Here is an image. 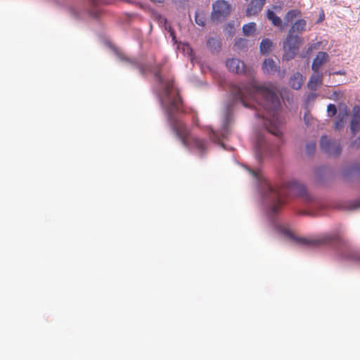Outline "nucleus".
Instances as JSON below:
<instances>
[{
	"label": "nucleus",
	"instance_id": "nucleus-5",
	"mask_svg": "<svg viewBox=\"0 0 360 360\" xmlns=\"http://www.w3.org/2000/svg\"><path fill=\"white\" fill-rule=\"evenodd\" d=\"M297 241L302 244L309 246H318L329 244L342 245L344 243L343 239L338 233L326 234L314 239L301 238H298Z\"/></svg>",
	"mask_w": 360,
	"mask_h": 360
},
{
	"label": "nucleus",
	"instance_id": "nucleus-6",
	"mask_svg": "<svg viewBox=\"0 0 360 360\" xmlns=\"http://www.w3.org/2000/svg\"><path fill=\"white\" fill-rule=\"evenodd\" d=\"M230 5L226 1L217 0L212 4V18L217 20L224 18L230 13Z\"/></svg>",
	"mask_w": 360,
	"mask_h": 360
},
{
	"label": "nucleus",
	"instance_id": "nucleus-36",
	"mask_svg": "<svg viewBox=\"0 0 360 360\" xmlns=\"http://www.w3.org/2000/svg\"><path fill=\"white\" fill-rule=\"evenodd\" d=\"M359 143L357 144V146L360 145V137L359 138ZM353 145H354V146H356V141H354V142L353 143Z\"/></svg>",
	"mask_w": 360,
	"mask_h": 360
},
{
	"label": "nucleus",
	"instance_id": "nucleus-16",
	"mask_svg": "<svg viewBox=\"0 0 360 360\" xmlns=\"http://www.w3.org/2000/svg\"><path fill=\"white\" fill-rule=\"evenodd\" d=\"M262 70L264 73L271 74L278 70V67L273 59L267 58L264 60Z\"/></svg>",
	"mask_w": 360,
	"mask_h": 360
},
{
	"label": "nucleus",
	"instance_id": "nucleus-19",
	"mask_svg": "<svg viewBox=\"0 0 360 360\" xmlns=\"http://www.w3.org/2000/svg\"><path fill=\"white\" fill-rule=\"evenodd\" d=\"M273 46V43L269 39H264L260 43V52L263 55H266L270 52Z\"/></svg>",
	"mask_w": 360,
	"mask_h": 360
},
{
	"label": "nucleus",
	"instance_id": "nucleus-12",
	"mask_svg": "<svg viewBox=\"0 0 360 360\" xmlns=\"http://www.w3.org/2000/svg\"><path fill=\"white\" fill-rule=\"evenodd\" d=\"M328 54L326 52H319L313 61L311 65L312 70H320L321 66L328 61Z\"/></svg>",
	"mask_w": 360,
	"mask_h": 360
},
{
	"label": "nucleus",
	"instance_id": "nucleus-14",
	"mask_svg": "<svg viewBox=\"0 0 360 360\" xmlns=\"http://www.w3.org/2000/svg\"><path fill=\"white\" fill-rule=\"evenodd\" d=\"M303 84V76L300 72L293 74L290 79L289 85L291 88L298 90L300 89Z\"/></svg>",
	"mask_w": 360,
	"mask_h": 360
},
{
	"label": "nucleus",
	"instance_id": "nucleus-34",
	"mask_svg": "<svg viewBox=\"0 0 360 360\" xmlns=\"http://www.w3.org/2000/svg\"><path fill=\"white\" fill-rule=\"evenodd\" d=\"M262 140L259 139L258 140V146H259V147H262Z\"/></svg>",
	"mask_w": 360,
	"mask_h": 360
},
{
	"label": "nucleus",
	"instance_id": "nucleus-31",
	"mask_svg": "<svg viewBox=\"0 0 360 360\" xmlns=\"http://www.w3.org/2000/svg\"><path fill=\"white\" fill-rule=\"evenodd\" d=\"M212 139H213V141H217L219 140L218 136L214 133V132H212Z\"/></svg>",
	"mask_w": 360,
	"mask_h": 360
},
{
	"label": "nucleus",
	"instance_id": "nucleus-22",
	"mask_svg": "<svg viewBox=\"0 0 360 360\" xmlns=\"http://www.w3.org/2000/svg\"><path fill=\"white\" fill-rule=\"evenodd\" d=\"M256 30V23L250 22L244 25L243 27V32L245 36H252Z\"/></svg>",
	"mask_w": 360,
	"mask_h": 360
},
{
	"label": "nucleus",
	"instance_id": "nucleus-3",
	"mask_svg": "<svg viewBox=\"0 0 360 360\" xmlns=\"http://www.w3.org/2000/svg\"><path fill=\"white\" fill-rule=\"evenodd\" d=\"M263 189L265 199L269 203L272 214L278 213L284 205L285 195L293 193L300 196H304L307 194L305 186L294 180L285 184L282 186H274L264 180Z\"/></svg>",
	"mask_w": 360,
	"mask_h": 360
},
{
	"label": "nucleus",
	"instance_id": "nucleus-24",
	"mask_svg": "<svg viewBox=\"0 0 360 360\" xmlns=\"http://www.w3.org/2000/svg\"><path fill=\"white\" fill-rule=\"evenodd\" d=\"M327 110L328 112L330 114V117L335 116L337 113V108L334 104H329L327 107Z\"/></svg>",
	"mask_w": 360,
	"mask_h": 360
},
{
	"label": "nucleus",
	"instance_id": "nucleus-10",
	"mask_svg": "<svg viewBox=\"0 0 360 360\" xmlns=\"http://www.w3.org/2000/svg\"><path fill=\"white\" fill-rule=\"evenodd\" d=\"M360 129V106L354 105L352 108V115L350 122V130L355 134Z\"/></svg>",
	"mask_w": 360,
	"mask_h": 360
},
{
	"label": "nucleus",
	"instance_id": "nucleus-21",
	"mask_svg": "<svg viewBox=\"0 0 360 360\" xmlns=\"http://www.w3.org/2000/svg\"><path fill=\"white\" fill-rule=\"evenodd\" d=\"M182 49L184 53L185 54H187L189 57H190V60L191 61L192 63H195V58H194V56H193V51L192 49V48L191 47V46L188 44H180L179 45V49Z\"/></svg>",
	"mask_w": 360,
	"mask_h": 360
},
{
	"label": "nucleus",
	"instance_id": "nucleus-32",
	"mask_svg": "<svg viewBox=\"0 0 360 360\" xmlns=\"http://www.w3.org/2000/svg\"><path fill=\"white\" fill-rule=\"evenodd\" d=\"M334 74H335V75H345V72H343V71H337V72H334Z\"/></svg>",
	"mask_w": 360,
	"mask_h": 360
},
{
	"label": "nucleus",
	"instance_id": "nucleus-29",
	"mask_svg": "<svg viewBox=\"0 0 360 360\" xmlns=\"http://www.w3.org/2000/svg\"><path fill=\"white\" fill-rule=\"evenodd\" d=\"M360 207V200H358L355 202H354L353 205H352V209H356L358 207Z\"/></svg>",
	"mask_w": 360,
	"mask_h": 360
},
{
	"label": "nucleus",
	"instance_id": "nucleus-35",
	"mask_svg": "<svg viewBox=\"0 0 360 360\" xmlns=\"http://www.w3.org/2000/svg\"><path fill=\"white\" fill-rule=\"evenodd\" d=\"M198 65H199L200 68L202 69V63H201L200 62L198 63Z\"/></svg>",
	"mask_w": 360,
	"mask_h": 360
},
{
	"label": "nucleus",
	"instance_id": "nucleus-18",
	"mask_svg": "<svg viewBox=\"0 0 360 360\" xmlns=\"http://www.w3.org/2000/svg\"><path fill=\"white\" fill-rule=\"evenodd\" d=\"M302 17V12L298 9L288 11L284 16V21L286 24L292 23L296 18Z\"/></svg>",
	"mask_w": 360,
	"mask_h": 360
},
{
	"label": "nucleus",
	"instance_id": "nucleus-15",
	"mask_svg": "<svg viewBox=\"0 0 360 360\" xmlns=\"http://www.w3.org/2000/svg\"><path fill=\"white\" fill-rule=\"evenodd\" d=\"M306 26L307 21L304 19L300 18L292 25L289 32L291 33H302L306 30Z\"/></svg>",
	"mask_w": 360,
	"mask_h": 360
},
{
	"label": "nucleus",
	"instance_id": "nucleus-33",
	"mask_svg": "<svg viewBox=\"0 0 360 360\" xmlns=\"http://www.w3.org/2000/svg\"><path fill=\"white\" fill-rule=\"evenodd\" d=\"M92 4L95 5L98 3V0H89Z\"/></svg>",
	"mask_w": 360,
	"mask_h": 360
},
{
	"label": "nucleus",
	"instance_id": "nucleus-30",
	"mask_svg": "<svg viewBox=\"0 0 360 360\" xmlns=\"http://www.w3.org/2000/svg\"><path fill=\"white\" fill-rule=\"evenodd\" d=\"M250 173L252 174V175L255 178H256V179H259V176L258 172H255V171H252V170H251V171H250Z\"/></svg>",
	"mask_w": 360,
	"mask_h": 360
},
{
	"label": "nucleus",
	"instance_id": "nucleus-28",
	"mask_svg": "<svg viewBox=\"0 0 360 360\" xmlns=\"http://www.w3.org/2000/svg\"><path fill=\"white\" fill-rule=\"evenodd\" d=\"M168 31L170 33V35L172 38V40L174 41V42H176V37H175V34H174V31L171 29V27H169V29H168Z\"/></svg>",
	"mask_w": 360,
	"mask_h": 360
},
{
	"label": "nucleus",
	"instance_id": "nucleus-8",
	"mask_svg": "<svg viewBox=\"0 0 360 360\" xmlns=\"http://www.w3.org/2000/svg\"><path fill=\"white\" fill-rule=\"evenodd\" d=\"M226 65L229 70L232 72L236 74H244L246 72V68L244 62L238 58L228 59Z\"/></svg>",
	"mask_w": 360,
	"mask_h": 360
},
{
	"label": "nucleus",
	"instance_id": "nucleus-27",
	"mask_svg": "<svg viewBox=\"0 0 360 360\" xmlns=\"http://www.w3.org/2000/svg\"><path fill=\"white\" fill-rule=\"evenodd\" d=\"M318 46V44H311L307 51V55H310L311 53Z\"/></svg>",
	"mask_w": 360,
	"mask_h": 360
},
{
	"label": "nucleus",
	"instance_id": "nucleus-40",
	"mask_svg": "<svg viewBox=\"0 0 360 360\" xmlns=\"http://www.w3.org/2000/svg\"><path fill=\"white\" fill-rule=\"evenodd\" d=\"M336 0H330L331 3H335Z\"/></svg>",
	"mask_w": 360,
	"mask_h": 360
},
{
	"label": "nucleus",
	"instance_id": "nucleus-13",
	"mask_svg": "<svg viewBox=\"0 0 360 360\" xmlns=\"http://www.w3.org/2000/svg\"><path fill=\"white\" fill-rule=\"evenodd\" d=\"M349 115V110L347 108L344 110L340 111L338 115L337 120L335 122L334 127L337 130L342 129L347 122V117Z\"/></svg>",
	"mask_w": 360,
	"mask_h": 360
},
{
	"label": "nucleus",
	"instance_id": "nucleus-26",
	"mask_svg": "<svg viewBox=\"0 0 360 360\" xmlns=\"http://www.w3.org/2000/svg\"><path fill=\"white\" fill-rule=\"evenodd\" d=\"M195 20L198 25H202V17L200 16L198 12L195 13Z\"/></svg>",
	"mask_w": 360,
	"mask_h": 360
},
{
	"label": "nucleus",
	"instance_id": "nucleus-4",
	"mask_svg": "<svg viewBox=\"0 0 360 360\" xmlns=\"http://www.w3.org/2000/svg\"><path fill=\"white\" fill-rule=\"evenodd\" d=\"M302 41L303 39L301 37L288 32L285 40L283 41V60H290L294 58L297 54Z\"/></svg>",
	"mask_w": 360,
	"mask_h": 360
},
{
	"label": "nucleus",
	"instance_id": "nucleus-11",
	"mask_svg": "<svg viewBox=\"0 0 360 360\" xmlns=\"http://www.w3.org/2000/svg\"><path fill=\"white\" fill-rule=\"evenodd\" d=\"M322 80L323 73L320 70H313V74L307 83V87L310 90L315 91L318 86L322 84Z\"/></svg>",
	"mask_w": 360,
	"mask_h": 360
},
{
	"label": "nucleus",
	"instance_id": "nucleus-17",
	"mask_svg": "<svg viewBox=\"0 0 360 360\" xmlns=\"http://www.w3.org/2000/svg\"><path fill=\"white\" fill-rule=\"evenodd\" d=\"M207 46L212 53H217L221 47V40L218 37H212L207 40Z\"/></svg>",
	"mask_w": 360,
	"mask_h": 360
},
{
	"label": "nucleus",
	"instance_id": "nucleus-38",
	"mask_svg": "<svg viewBox=\"0 0 360 360\" xmlns=\"http://www.w3.org/2000/svg\"><path fill=\"white\" fill-rule=\"evenodd\" d=\"M304 119L307 122V120H308V117H307V115H304Z\"/></svg>",
	"mask_w": 360,
	"mask_h": 360
},
{
	"label": "nucleus",
	"instance_id": "nucleus-20",
	"mask_svg": "<svg viewBox=\"0 0 360 360\" xmlns=\"http://www.w3.org/2000/svg\"><path fill=\"white\" fill-rule=\"evenodd\" d=\"M266 18L271 22V23L276 27H280L282 25V20L280 17L277 16L276 13L268 10L266 12Z\"/></svg>",
	"mask_w": 360,
	"mask_h": 360
},
{
	"label": "nucleus",
	"instance_id": "nucleus-37",
	"mask_svg": "<svg viewBox=\"0 0 360 360\" xmlns=\"http://www.w3.org/2000/svg\"><path fill=\"white\" fill-rule=\"evenodd\" d=\"M304 119L307 122V120H308V117H307V115H304Z\"/></svg>",
	"mask_w": 360,
	"mask_h": 360
},
{
	"label": "nucleus",
	"instance_id": "nucleus-1",
	"mask_svg": "<svg viewBox=\"0 0 360 360\" xmlns=\"http://www.w3.org/2000/svg\"><path fill=\"white\" fill-rule=\"evenodd\" d=\"M120 58L138 68L143 75L148 73L154 75L155 91L158 96L161 106L172 129L184 145L201 150L202 148V141L194 136L193 133L186 127L182 120V115H185L188 119L191 120L193 130L200 131L198 114L193 109H188L184 105L173 75H163L160 65L151 66L148 64H143L135 58H129L124 56H120Z\"/></svg>",
	"mask_w": 360,
	"mask_h": 360
},
{
	"label": "nucleus",
	"instance_id": "nucleus-23",
	"mask_svg": "<svg viewBox=\"0 0 360 360\" xmlns=\"http://www.w3.org/2000/svg\"><path fill=\"white\" fill-rule=\"evenodd\" d=\"M248 41L246 39L239 38L236 40L234 44V47L236 49L242 50L244 48L247 47Z\"/></svg>",
	"mask_w": 360,
	"mask_h": 360
},
{
	"label": "nucleus",
	"instance_id": "nucleus-9",
	"mask_svg": "<svg viewBox=\"0 0 360 360\" xmlns=\"http://www.w3.org/2000/svg\"><path fill=\"white\" fill-rule=\"evenodd\" d=\"M266 1V0H251L245 10L246 15H257L262 11Z\"/></svg>",
	"mask_w": 360,
	"mask_h": 360
},
{
	"label": "nucleus",
	"instance_id": "nucleus-39",
	"mask_svg": "<svg viewBox=\"0 0 360 360\" xmlns=\"http://www.w3.org/2000/svg\"><path fill=\"white\" fill-rule=\"evenodd\" d=\"M310 96H311L312 98H315L316 97V94H311Z\"/></svg>",
	"mask_w": 360,
	"mask_h": 360
},
{
	"label": "nucleus",
	"instance_id": "nucleus-25",
	"mask_svg": "<svg viewBox=\"0 0 360 360\" xmlns=\"http://www.w3.org/2000/svg\"><path fill=\"white\" fill-rule=\"evenodd\" d=\"M315 149H316V144H315V143H309V144H307V146L306 147L307 153L309 155H312L314 153Z\"/></svg>",
	"mask_w": 360,
	"mask_h": 360
},
{
	"label": "nucleus",
	"instance_id": "nucleus-2",
	"mask_svg": "<svg viewBox=\"0 0 360 360\" xmlns=\"http://www.w3.org/2000/svg\"><path fill=\"white\" fill-rule=\"evenodd\" d=\"M231 91L234 99L240 101L244 107H253L258 110L257 104L263 108L265 114L257 112L255 116L264 120V125L270 134L280 138L282 136L281 127L285 120L278 112L280 101L273 84H259L252 79L248 84L233 85Z\"/></svg>",
	"mask_w": 360,
	"mask_h": 360
},
{
	"label": "nucleus",
	"instance_id": "nucleus-7",
	"mask_svg": "<svg viewBox=\"0 0 360 360\" xmlns=\"http://www.w3.org/2000/svg\"><path fill=\"white\" fill-rule=\"evenodd\" d=\"M321 149L329 155L338 156L341 153L339 143L332 141L326 136H322L320 141Z\"/></svg>",
	"mask_w": 360,
	"mask_h": 360
}]
</instances>
